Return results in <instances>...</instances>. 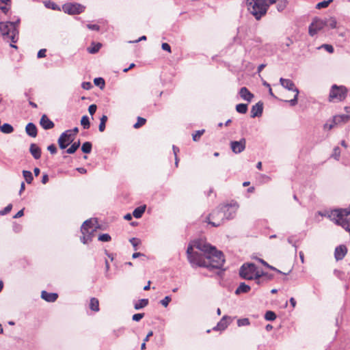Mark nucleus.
I'll return each instance as SVG.
<instances>
[{
  "label": "nucleus",
  "mask_w": 350,
  "mask_h": 350,
  "mask_svg": "<svg viewBox=\"0 0 350 350\" xmlns=\"http://www.w3.org/2000/svg\"><path fill=\"white\" fill-rule=\"evenodd\" d=\"M318 49H324L329 53H332L334 52V47L332 45L327 44H323L321 46H319Z\"/></svg>",
  "instance_id": "51"
},
{
  "label": "nucleus",
  "mask_w": 350,
  "mask_h": 350,
  "mask_svg": "<svg viewBox=\"0 0 350 350\" xmlns=\"http://www.w3.org/2000/svg\"><path fill=\"white\" fill-rule=\"evenodd\" d=\"M250 324V321L248 318H243L237 320V325L239 327L247 326Z\"/></svg>",
  "instance_id": "42"
},
{
  "label": "nucleus",
  "mask_w": 350,
  "mask_h": 350,
  "mask_svg": "<svg viewBox=\"0 0 350 350\" xmlns=\"http://www.w3.org/2000/svg\"><path fill=\"white\" fill-rule=\"evenodd\" d=\"M66 131H68V135L73 137V136H75V135L77 134V133L79 132V129L78 127H75L73 129H70V130H66Z\"/></svg>",
  "instance_id": "58"
},
{
  "label": "nucleus",
  "mask_w": 350,
  "mask_h": 350,
  "mask_svg": "<svg viewBox=\"0 0 350 350\" xmlns=\"http://www.w3.org/2000/svg\"><path fill=\"white\" fill-rule=\"evenodd\" d=\"M230 317L228 316H224L222 319L219 321L217 325L213 328L214 330H224L228 325L229 323L227 319Z\"/></svg>",
  "instance_id": "23"
},
{
  "label": "nucleus",
  "mask_w": 350,
  "mask_h": 350,
  "mask_svg": "<svg viewBox=\"0 0 350 350\" xmlns=\"http://www.w3.org/2000/svg\"><path fill=\"white\" fill-rule=\"evenodd\" d=\"M68 133V131L63 132L57 140L58 145L61 149L66 148L74 139V138L70 137Z\"/></svg>",
  "instance_id": "14"
},
{
  "label": "nucleus",
  "mask_w": 350,
  "mask_h": 350,
  "mask_svg": "<svg viewBox=\"0 0 350 350\" xmlns=\"http://www.w3.org/2000/svg\"><path fill=\"white\" fill-rule=\"evenodd\" d=\"M148 304V299H142L134 304V308L135 310H140L146 307Z\"/></svg>",
  "instance_id": "30"
},
{
  "label": "nucleus",
  "mask_w": 350,
  "mask_h": 350,
  "mask_svg": "<svg viewBox=\"0 0 350 350\" xmlns=\"http://www.w3.org/2000/svg\"><path fill=\"white\" fill-rule=\"evenodd\" d=\"M251 289V287L246 284L245 282H241L235 291L236 295H239L241 293H248Z\"/></svg>",
  "instance_id": "24"
},
{
  "label": "nucleus",
  "mask_w": 350,
  "mask_h": 350,
  "mask_svg": "<svg viewBox=\"0 0 350 350\" xmlns=\"http://www.w3.org/2000/svg\"><path fill=\"white\" fill-rule=\"evenodd\" d=\"M205 132L204 129L198 130L196 131L195 133L192 135V138L194 142H198L200 139L201 136L204 134Z\"/></svg>",
  "instance_id": "39"
},
{
  "label": "nucleus",
  "mask_w": 350,
  "mask_h": 350,
  "mask_svg": "<svg viewBox=\"0 0 350 350\" xmlns=\"http://www.w3.org/2000/svg\"><path fill=\"white\" fill-rule=\"evenodd\" d=\"M337 22L335 18H331L329 21H327V25L331 29H335L336 27Z\"/></svg>",
  "instance_id": "52"
},
{
  "label": "nucleus",
  "mask_w": 350,
  "mask_h": 350,
  "mask_svg": "<svg viewBox=\"0 0 350 350\" xmlns=\"http://www.w3.org/2000/svg\"><path fill=\"white\" fill-rule=\"evenodd\" d=\"M87 27L89 29L93 30V31H99L100 30V27L98 25H95V24H88Z\"/></svg>",
  "instance_id": "59"
},
{
  "label": "nucleus",
  "mask_w": 350,
  "mask_h": 350,
  "mask_svg": "<svg viewBox=\"0 0 350 350\" xmlns=\"http://www.w3.org/2000/svg\"><path fill=\"white\" fill-rule=\"evenodd\" d=\"M347 253V248L345 245H340L335 248L334 257L337 261L344 258Z\"/></svg>",
  "instance_id": "16"
},
{
  "label": "nucleus",
  "mask_w": 350,
  "mask_h": 350,
  "mask_svg": "<svg viewBox=\"0 0 350 350\" xmlns=\"http://www.w3.org/2000/svg\"><path fill=\"white\" fill-rule=\"evenodd\" d=\"M144 317V313H137L133 315L132 319L134 321H139Z\"/></svg>",
  "instance_id": "55"
},
{
  "label": "nucleus",
  "mask_w": 350,
  "mask_h": 350,
  "mask_svg": "<svg viewBox=\"0 0 350 350\" xmlns=\"http://www.w3.org/2000/svg\"><path fill=\"white\" fill-rule=\"evenodd\" d=\"M172 299L170 296L165 297L162 300H161V304L164 307H167L169 304V303L171 301Z\"/></svg>",
  "instance_id": "54"
},
{
  "label": "nucleus",
  "mask_w": 350,
  "mask_h": 350,
  "mask_svg": "<svg viewBox=\"0 0 350 350\" xmlns=\"http://www.w3.org/2000/svg\"><path fill=\"white\" fill-rule=\"evenodd\" d=\"M259 275L260 277H262L263 278L266 279V282H269L273 278V275L264 272V271H259Z\"/></svg>",
  "instance_id": "43"
},
{
  "label": "nucleus",
  "mask_w": 350,
  "mask_h": 350,
  "mask_svg": "<svg viewBox=\"0 0 350 350\" xmlns=\"http://www.w3.org/2000/svg\"><path fill=\"white\" fill-rule=\"evenodd\" d=\"M25 131L26 133L31 137H36L38 134L37 128L32 122H29L26 125Z\"/></svg>",
  "instance_id": "21"
},
{
  "label": "nucleus",
  "mask_w": 350,
  "mask_h": 350,
  "mask_svg": "<svg viewBox=\"0 0 350 350\" xmlns=\"http://www.w3.org/2000/svg\"><path fill=\"white\" fill-rule=\"evenodd\" d=\"M129 241L132 244V245L133 246L135 250H137V246L141 243L140 240L139 239H137V238H131L129 240Z\"/></svg>",
  "instance_id": "50"
},
{
  "label": "nucleus",
  "mask_w": 350,
  "mask_h": 350,
  "mask_svg": "<svg viewBox=\"0 0 350 350\" xmlns=\"http://www.w3.org/2000/svg\"><path fill=\"white\" fill-rule=\"evenodd\" d=\"M254 280H255L256 283L258 285H262L267 282H266V279L260 276L259 273L256 274V276L254 277Z\"/></svg>",
  "instance_id": "44"
},
{
  "label": "nucleus",
  "mask_w": 350,
  "mask_h": 350,
  "mask_svg": "<svg viewBox=\"0 0 350 350\" xmlns=\"http://www.w3.org/2000/svg\"><path fill=\"white\" fill-rule=\"evenodd\" d=\"M46 49H40L38 52V54H37L38 58H42V57H46Z\"/></svg>",
  "instance_id": "60"
},
{
  "label": "nucleus",
  "mask_w": 350,
  "mask_h": 350,
  "mask_svg": "<svg viewBox=\"0 0 350 350\" xmlns=\"http://www.w3.org/2000/svg\"><path fill=\"white\" fill-rule=\"evenodd\" d=\"M107 116L105 115H103L100 119V124L98 126V129L100 132H103L105 129V124L107 121Z\"/></svg>",
  "instance_id": "36"
},
{
  "label": "nucleus",
  "mask_w": 350,
  "mask_h": 350,
  "mask_svg": "<svg viewBox=\"0 0 350 350\" xmlns=\"http://www.w3.org/2000/svg\"><path fill=\"white\" fill-rule=\"evenodd\" d=\"M336 124H338V122H336V120L334 116L332 119L328 120L326 122V123L323 125V129L324 130H331Z\"/></svg>",
  "instance_id": "27"
},
{
  "label": "nucleus",
  "mask_w": 350,
  "mask_h": 350,
  "mask_svg": "<svg viewBox=\"0 0 350 350\" xmlns=\"http://www.w3.org/2000/svg\"><path fill=\"white\" fill-rule=\"evenodd\" d=\"M29 152L35 159H38L41 157V149L36 144L30 145Z\"/></svg>",
  "instance_id": "22"
},
{
  "label": "nucleus",
  "mask_w": 350,
  "mask_h": 350,
  "mask_svg": "<svg viewBox=\"0 0 350 350\" xmlns=\"http://www.w3.org/2000/svg\"><path fill=\"white\" fill-rule=\"evenodd\" d=\"M97 221L94 219H90L83 222L81 227L82 237L81 241L83 244H88L92 241L94 232L97 229Z\"/></svg>",
  "instance_id": "4"
},
{
  "label": "nucleus",
  "mask_w": 350,
  "mask_h": 350,
  "mask_svg": "<svg viewBox=\"0 0 350 350\" xmlns=\"http://www.w3.org/2000/svg\"><path fill=\"white\" fill-rule=\"evenodd\" d=\"M258 273L257 267L252 262L244 263L239 269L240 277L247 280H254L256 274Z\"/></svg>",
  "instance_id": "6"
},
{
  "label": "nucleus",
  "mask_w": 350,
  "mask_h": 350,
  "mask_svg": "<svg viewBox=\"0 0 350 350\" xmlns=\"http://www.w3.org/2000/svg\"><path fill=\"white\" fill-rule=\"evenodd\" d=\"M94 83L96 86L100 87L101 89L105 86V80L101 77L95 78Z\"/></svg>",
  "instance_id": "45"
},
{
  "label": "nucleus",
  "mask_w": 350,
  "mask_h": 350,
  "mask_svg": "<svg viewBox=\"0 0 350 350\" xmlns=\"http://www.w3.org/2000/svg\"><path fill=\"white\" fill-rule=\"evenodd\" d=\"M327 25V21L320 19L319 18H314L313 21L309 26L308 32L311 36H314L319 31L322 29Z\"/></svg>",
  "instance_id": "12"
},
{
  "label": "nucleus",
  "mask_w": 350,
  "mask_h": 350,
  "mask_svg": "<svg viewBox=\"0 0 350 350\" xmlns=\"http://www.w3.org/2000/svg\"><path fill=\"white\" fill-rule=\"evenodd\" d=\"M334 118H335L336 122H338V124H339L340 122H347L350 118V116L342 114V115L335 116Z\"/></svg>",
  "instance_id": "35"
},
{
  "label": "nucleus",
  "mask_w": 350,
  "mask_h": 350,
  "mask_svg": "<svg viewBox=\"0 0 350 350\" xmlns=\"http://www.w3.org/2000/svg\"><path fill=\"white\" fill-rule=\"evenodd\" d=\"M12 208V205L9 204L7 206H5L3 210L0 211V215H5L10 213Z\"/></svg>",
  "instance_id": "53"
},
{
  "label": "nucleus",
  "mask_w": 350,
  "mask_h": 350,
  "mask_svg": "<svg viewBox=\"0 0 350 350\" xmlns=\"http://www.w3.org/2000/svg\"><path fill=\"white\" fill-rule=\"evenodd\" d=\"M0 31L5 40H10L12 43L17 42L18 30L13 27L10 21L0 22Z\"/></svg>",
  "instance_id": "5"
},
{
  "label": "nucleus",
  "mask_w": 350,
  "mask_h": 350,
  "mask_svg": "<svg viewBox=\"0 0 350 350\" xmlns=\"http://www.w3.org/2000/svg\"><path fill=\"white\" fill-rule=\"evenodd\" d=\"M101 46L102 44L100 42L95 43L93 42H92L91 46L87 49V51L90 54H95L99 51Z\"/></svg>",
  "instance_id": "26"
},
{
  "label": "nucleus",
  "mask_w": 350,
  "mask_h": 350,
  "mask_svg": "<svg viewBox=\"0 0 350 350\" xmlns=\"http://www.w3.org/2000/svg\"><path fill=\"white\" fill-rule=\"evenodd\" d=\"M81 124L84 129H88L90 126L89 118L87 116H83L81 120Z\"/></svg>",
  "instance_id": "37"
},
{
  "label": "nucleus",
  "mask_w": 350,
  "mask_h": 350,
  "mask_svg": "<svg viewBox=\"0 0 350 350\" xmlns=\"http://www.w3.org/2000/svg\"><path fill=\"white\" fill-rule=\"evenodd\" d=\"M23 175L24 178L25 179V181L28 184H31L33 180V177L32 175V173L30 171L28 170H23Z\"/></svg>",
  "instance_id": "33"
},
{
  "label": "nucleus",
  "mask_w": 350,
  "mask_h": 350,
  "mask_svg": "<svg viewBox=\"0 0 350 350\" xmlns=\"http://www.w3.org/2000/svg\"><path fill=\"white\" fill-rule=\"evenodd\" d=\"M90 308L94 312L99 311V302L98 299L93 297L90 299Z\"/></svg>",
  "instance_id": "28"
},
{
  "label": "nucleus",
  "mask_w": 350,
  "mask_h": 350,
  "mask_svg": "<svg viewBox=\"0 0 350 350\" xmlns=\"http://www.w3.org/2000/svg\"><path fill=\"white\" fill-rule=\"evenodd\" d=\"M97 109V106L95 104L90 105L88 107V111L91 116H93Z\"/></svg>",
  "instance_id": "57"
},
{
  "label": "nucleus",
  "mask_w": 350,
  "mask_h": 350,
  "mask_svg": "<svg viewBox=\"0 0 350 350\" xmlns=\"http://www.w3.org/2000/svg\"><path fill=\"white\" fill-rule=\"evenodd\" d=\"M265 319L267 321H274L276 319V314L274 312L269 310L265 314Z\"/></svg>",
  "instance_id": "38"
},
{
  "label": "nucleus",
  "mask_w": 350,
  "mask_h": 350,
  "mask_svg": "<svg viewBox=\"0 0 350 350\" xmlns=\"http://www.w3.org/2000/svg\"><path fill=\"white\" fill-rule=\"evenodd\" d=\"M280 83L284 88L295 92L294 98L290 100H286L288 102L291 106H295L297 104V98L299 95V90L295 87V83L291 79L280 78Z\"/></svg>",
  "instance_id": "10"
},
{
  "label": "nucleus",
  "mask_w": 350,
  "mask_h": 350,
  "mask_svg": "<svg viewBox=\"0 0 350 350\" xmlns=\"http://www.w3.org/2000/svg\"><path fill=\"white\" fill-rule=\"evenodd\" d=\"M329 216L336 224L341 226L347 231H350V204L349 208L332 211Z\"/></svg>",
  "instance_id": "3"
},
{
  "label": "nucleus",
  "mask_w": 350,
  "mask_h": 350,
  "mask_svg": "<svg viewBox=\"0 0 350 350\" xmlns=\"http://www.w3.org/2000/svg\"><path fill=\"white\" fill-rule=\"evenodd\" d=\"M263 111V103L261 101L258 102L252 106L251 109V118L260 117Z\"/></svg>",
  "instance_id": "17"
},
{
  "label": "nucleus",
  "mask_w": 350,
  "mask_h": 350,
  "mask_svg": "<svg viewBox=\"0 0 350 350\" xmlns=\"http://www.w3.org/2000/svg\"><path fill=\"white\" fill-rule=\"evenodd\" d=\"M48 181H49L48 174H43L42 178V183L43 184H46L48 183Z\"/></svg>",
  "instance_id": "64"
},
{
  "label": "nucleus",
  "mask_w": 350,
  "mask_h": 350,
  "mask_svg": "<svg viewBox=\"0 0 350 350\" xmlns=\"http://www.w3.org/2000/svg\"><path fill=\"white\" fill-rule=\"evenodd\" d=\"M237 207L238 206L236 204H226L221 206V211L225 213V220H229L234 218L236 215Z\"/></svg>",
  "instance_id": "13"
},
{
  "label": "nucleus",
  "mask_w": 350,
  "mask_h": 350,
  "mask_svg": "<svg viewBox=\"0 0 350 350\" xmlns=\"http://www.w3.org/2000/svg\"><path fill=\"white\" fill-rule=\"evenodd\" d=\"M40 126L45 130L53 129L55 126L53 121H51L46 114L42 115L40 120Z\"/></svg>",
  "instance_id": "18"
},
{
  "label": "nucleus",
  "mask_w": 350,
  "mask_h": 350,
  "mask_svg": "<svg viewBox=\"0 0 350 350\" xmlns=\"http://www.w3.org/2000/svg\"><path fill=\"white\" fill-rule=\"evenodd\" d=\"M348 92L347 88L344 85H337L336 84L331 87L329 100L330 101H342L345 99Z\"/></svg>",
  "instance_id": "8"
},
{
  "label": "nucleus",
  "mask_w": 350,
  "mask_h": 350,
  "mask_svg": "<svg viewBox=\"0 0 350 350\" xmlns=\"http://www.w3.org/2000/svg\"><path fill=\"white\" fill-rule=\"evenodd\" d=\"M98 240L103 242H108L111 240V237L109 234H101L98 237Z\"/></svg>",
  "instance_id": "49"
},
{
  "label": "nucleus",
  "mask_w": 350,
  "mask_h": 350,
  "mask_svg": "<svg viewBox=\"0 0 350 350\" xmlns=\"http://www.w3.org/2000/svg\"><path fill=\"white\" fill-rule=\"evenodd\" d=\"M146 205L140 206L134 209L133 215L134 217L139 219L141 218L146 211Z\"/></svg>",
  "instance_id": "25"
},
{
  "label": "nucleus",
  "mask_w": 350,
  "mask_h": 350,
  "mask_svg": "<svg viewBox=\"0 0 350 350\" xmlns=\"http://www.w3.org/2000/svg\"><path fill=\"white\" fill-rule=\"evenodd\" d=\"M201 241L200 240L195 241L192 245H189L187 250V258L191 264V265L193 267H198L200 260L202 256V252L199 251H193V247H196L195 246V244L198 242Z\"/></svg>",
  "instance_id": "9"
},
{
  "label": "nucleus",
  "mask_w": 350,
  "mask_h": 350,
  "mask_svg": "<svg viewBox=\"0 0 350 350\" xmlns=\"http://www.w3.org/2000/svg\"><path fill=\"white\" fill-rule=\"evenodd\" d=\"M333 0H327V1H323L321 2H319L317 4L316 8L317 9H321V8H325L328 7V5L332 3Z\"/></svg>",
  "instance_id": "40"
},
{
  "label": "nucleus",
  "mask_w": 350,
  "mask_h": 350,
  "mask_svg": "<svg viewBox=\"0 0 350 350\" xmlns=\"http://www.w3.org/2000/svg\"><path fill=\"white\" fill-rule=\"evenodd\" d=\"M277 9L279 12H281L284 10L286 6L287 1L286 0H278L277 1Z\"/></svg>",
  "instance_id": "41"
},
{
  "label": "nucleus",
  "mask_w": 350,
  "mask_h": 350,
  "mask_svg": "<svg viewBox=\"0 0 350 350\" xmlns=\"http://www.w3.org/2000/svg\"><path fill=\"white\" fill-rule=\"evenodd\" d=\"M146 122V120L145 118H142V117H138L137 121L133 125V127L135 129H138V128L141 127L142 126H143L144 124H145Z\"/></svg>",
  "instance_id": "46"
},
{
  "label": "nucleus",
  "mask_w": 350,
  "mask_h": 350,
  "mask_svg": "<svg viewBox=\"0 0 350 350\" xmlns=\"http://www.w3.org/2000/svg\"><path fill=\"white\" fill-rule=\"evenodd\" d=\"M196 249L202 252V256L198 267H206L208 269H220L222 268L225 259L221 252L215 247L204 241H198L195 244Z\"/></svg>",
  "instance_id": "1"
},
{
  "label": "nucleus",
  "mask_w": 350,
  "mask_h": 350,
  "mask_svg": "<svg viewBox=\"0 0 350 350\" xmlns=\"http://www.w3.org/2000/svg\"><path fill=\"white\" fill-rule=\"evenodd\" d=\"M81 87L84 90H90L92 88V85L90 82H83L81 84Z\"/></svg>",
  "instance_id": "61"
},
{
  "label": "nucleus",
  "mask_w": 350,
  "mask_h": 350,
  "mask_svg": "<svg viewBox=\"0 0 350 350\" xmlns=\"http://www.w3.org/2000/svg\"><path fill=\"white\" fill-rule=\"evenodd\" d=\"M45 6L47 8H50L53 10H60L59 8L57 6V5L55 3L51 1L46 2Z\"/></svg>",
  "instance_id": "47"
},
{
  "label": "nucleus",
  "mask_w": 350,
  "mask_h": 350,
  "mask_svg": "<svg viewBox=\"0 0 350 350\" xmlns=\"http://www.w3.org/2000/svg\"><path fill=\"white\" fill-rule=\"evenodd\" d=\"M80 144H81V143H80L79 140L72 143V145L70 146V147H69L66 150V152L68 154H74L77 151V150L79 148Z\"/></svg>",
  "instance_id": "29"
},
{
  "label": "nucleus",
  "mask_w": 350,
  "mask_h": 350,
  "mask_svg": "<svg viewBox=\"0 0 350 350\" xmlns=\"http://www.w3.org/2000/svg\"><path fill=\"white\" fill-rule=\"evenodd\" d=\"M278 0H247L248 10L256 20L261 18L268 10L269 4L277 3Z\"/></svg>",
  "instance_id": "2"
},
{
  "label": "nucleus",
  "mask_w": 350,
  "mask_h": 350,
  "mask_svg": "<svg viewBox=\"0 0 350 350\" xmlns=\"http://www.w3.org/2000/svg\"><path fill=\"white\" fill-rule=\"evenodd\" d=\"M84 10L85 6L78 3H66L62 5V10L70 15L81 14Z\"/></svg>",
  "instance_id": "11"
},
{
  "label": "nucleus",
  "mask_w": 350,
  "mask_h": 350,
  "mask_svg": "<svg viewBox=\"0 0 350 350\" xmlns=\"http://www.w3.org/2000/svg\"><path fill=\"white\" fill-rule=\"evenodd\" d=\"M340 156V149L338 146H336L334 148L333 153L332 157L334 158L336 160L338 161Z\"/></svg>",
  "instance_id": "48"
},
{
  "label": "nucleus",
  "mask_w": 350,
  "mask_h": 350,
  "mask_svg": "<svg viewBox=\"0 0 350 350\" xmlns=\"http://www.w3.org/2000/svg\"><path fill=\"white\" fill-rule=\"evenodd\" d=\"M293 43V41L290 38H286V41L282 43V46L289 47Z\"/></svg>",
  "instance_id": "62"
},
{
  "label": "nucleus",
  "mask_w": 350,
  "mask_h": 350,
  "mask_svg": "<svg viewBox=\"0 0 350 350\" xmlns=\"http://www.w3.org/2000/svg\"><path fill=\"white\" fill-rule=\"evenodd\" d=\"M239 94L240 97L247 102H251L254 98V94L249 91L246 87H243L240 89Z\"/></svg>",
  "instance_id": "19"
},
{
  "label": "nucleus",
  "mask_w": 350,
  "mask_h": 350,
  "mask_svg": "<svg viewBox=\"0 0 350 350\" xmlns=\"http://www.w3.org/2000/svg\"><path fill=\"white\" fill-rule=\"evenodd\" d=\"M47 150L52 154H56L57 153V147L55 144H51L47 147Z\"/></svg>",
  "instance_id": "56"
},
{
  "label": "nucleus",
  "mask_w": 350,
  "mask_h": 350,
  "mask_svg": "<svg viewBox=\"0 0 350 350\" xmlns=\"http://www.w3.org/2000/svg\"><path fill=\"white\" fill-rule=\"evenodd\" d=\"M230 148L235 154L242 152L246 146V140L245 138H241L239 141L230 142Z\"/></svg>",
  "instance_id": "15"
},
{
  "label": "nucleus",
  "mask_w": 350,
  "mask_h": 350,
  "mask_svg": "<svg viewBox=\"0 0 350 350\" xmlns=\"http://www.w3.org/2000/svg\"><path fill=\"white\" fill-rule=\"evenodd\" d=\"M41 297L48 302H54L57 300L58 295L55 293H48L45 291H42Z\"/></svg>",
  "instance_id": "20"
},
{
  "label": "nucleus",
  "mask_w": 350,
  "mask_h": 350,
  "mask_svg": "<svg viewBox=\"0 0 350 350\" xmlns=\"http://www.w3.org/2000/svg\"><path fill=\"white\" fill-rule=\"evenodd\" d=\"M0 129L2 133H5V134H10V133H12L14 131L13 126L8 123L3 124L1 126Z\"/></svg>",
  "instance_id": "31"
},
{
  "label": "nucleus",
  "mask_w": 350,
  "mask_h": 350,
  "mask_svg": "<svg viewBox=\"0 0 350 350\" xmlns=\"http://www.w3.org/2000/svg\"><path fill=\"white\" fill-rule=\"evenodd\" d=\"M236 110L238 113L245 114L247 111V105L240 103L236 105Z\"/></svg>",
  "instance_id": "34"
},
{
  "label": "nucleus",
  "mask_w": 350,
  "mask_h": 350,
  "mask_svg": "<svg viewBox=\"0 0 350 350\" xmlns=\"http://www.w3.org/2000/svg\"><path fill=\"white\" fill-rule=\"evenodd\" d=\"M92 148V144L90 142H84L81 146V150L83 153L89 154L91 152Z\"/></svg>",
  "instance_id": "32"
},
{
  "label": "nucleus",
  "mask_w": 350,
  "mask_h": 350,
  "mask_svg": "<svg viewBox=\"0 0 350 350\" xmlns=\"http://www.w3.org/2000/svg\"><path fill=\"white\" fill-rule=\"evenodd\" d=\"M161 48L164 51L171 52V47H170V44L167 43H165V42L163 43L161 45Z\"/></svg>",
  "instance_id": "63"
},
{
  "label": "nucleus",
  "mask_w": 350,
  "mask_h": 350,
  "mask_svg": "<svg viewBox=\"0 0 350 350\" xmlns=\"http://www.w3.org/2000/svg\"><path fill=\"white\" fill-rule=\"evenodd\" d=\"M225 221V213L221 211V206L213 210L206 218V221L213 227H218Z\"/></svg>",
  "instance_id": "7"
}]
</instances>
